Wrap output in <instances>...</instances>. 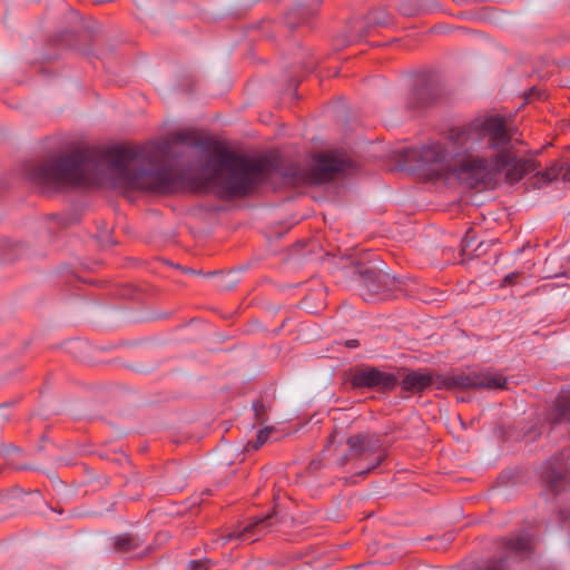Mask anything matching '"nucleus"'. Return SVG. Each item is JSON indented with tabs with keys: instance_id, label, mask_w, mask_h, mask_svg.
<instances>
[{
	"instance_id": "f257e3e1",
	"label": "nucleus",
	"mask_w": 570,
	"mask_h": 570,
	"mask_svg": "<svg viewBox=\"0 0 570 570\" xmlns=\"http://www.w3.org/2000/svg\"><path fill=\"white\" fill-rule=\"evenodd\" d=\"M520 142L499 116H482L451 128L443 142H432L407 151L414 168L442 179H456L470 188L510 185L535 173L533 158L521 157Z\"/></svg>"
},
{
	"instance_id": "4468645a",
	"label": "nucleus",
	"mask_w": 570,
	"mask_h": 570,
	"mask_svg": "<svg viewBox=\"0 0 570 570\" xmlns=\"http://www.w3.org/2000/svg\"><path fill=\"white\" fill-rule=\"evenodd\" d=\"M433 383L430 372L416 370L409 372L400 382L403 391L410 393H421Z\"/></svg>"
},
{
	"instance_id": "39448f33",
	"label": "nucleus",
	"mask_w": 570,
	"mask_h": 570,
	"mask_svg": "<svg viewBox=\"0 0 570 570\" xmlns=\"http://www.w3.org/2000/svg\"><path fill=\"white\" fill-rule=\"evenodd\" d=\"M346 444L348 452L340 459V465H345L351 459L362 456L371 458L365 469L360 470L358 474H366L377 468L387 456L386 449L383 445L382 436L375 433H358L347 438Z\"/></svg>"
},
{
	"instance_id": "f03ea898",
	"label": "nucleus",
	"mask_w": 570,
	"mask_h": 570,
	"mask_svg": "<svg viewBox=\"0 0 570 570\" xmlns=\"http://www.w3.org/2000/svg\"><path fill=\"white\" fill-rule=\"evenodd\" d=\"M154 157L145 148L112 146L80 148L43 161L23 164L22 175L42 191L100 185L171 194L185 187V178L171 168H154Z\"/></svg>"
},
{
	"instance_id": "f3484780",
	"label": "nucleus",
	"mask_w": 570,
	"mask_h": 570,
	"mask_svg": "<svg viewBox=\"0 0 570 570\" xmlns=\"http://www.w3.org/2000/svg\"><path fill=\"white\" fill-rule=\"evenodd\" d=\"M114 550L119 553L132 552L144 544V539L137 534H120L114 539Z\"/></svg>"
},
{
	"instance_id": "b1692460",
	"label": "nucleus",
	"mask_w": 570,
	"mask_h": 570,
	"mask_svg": "<svg viewBox=\"0 0 570 570\" xmlns=\"http://www.w3.org/2000/svg\"><path fill=\"white\" fill-rule=\"evenodd\" d=\"M263 407H264V405L259 401L253 403V409H254L256 415H258L259 411L263 410Z\"/></svg>"
},
{
	"instance_id": "bb28decb",
	"label": "nucleus",
	"mask_w": 570,
	"mask_h": 570,
	"mask_svg": "<svg viewBox=\"0 0 570 570\" xmlns=\"http://www.w3.org/2000/svg\"><path fill=\"white\" fill-rule=\"evenodd\" d=\"M563 177L570 180V163H568L563 168Z\"/></svg>"
},
{
	"instance_id": "423d86ee",
	"label": "nucleus",
	"mask_w": 570,
	"mask_h": 570,
	"mask_svg": "<svg viewBox=\"0 0 570 570\" xmlns=\"http://www.w3.org/2000/svg\"><path fill=\"white\" fill-rule=\"evenodd\" d=\"M507 379L493 371H472L459 373L442 377L438 387H459V389H504Z\"/></svg>"
},
{
	"instance_id": "ddd939ff",
	"label": "nucleus",
	"mask_w": 570,
	"mask_h": 570,
	"mask_svg": "<svg viewBox=\"0 0 570 570\" xmlns=\"http://www.w3.org/2000/svg\"><path fill=\"white\" fill-rule=\"evenodd\" d=\"M357 273L360 274L362 284L366 287L370 297L375 294L390 292L396 288L400 283L395 276L377 271L373 267H358Z\"/></svg>"
},
{
	"instance_id": "f8f14e48",
	"label": "nucleus",
	"mask_w": 570,
	"mask_h": 570,
	"mask_svg": "<svg viewBox=\"0 0 570 570\" xmlns=\"http://www.w3.org/2000/svg\"><path fill=\"white\" fill-rule=\"evenodd\" d=\"M392 18L384 9H376L371 11L366 17L360 20H354L348 26L347 45L354 41L364 39L373 28L386 27L391 23Z\"/></svg>"
},
{
	"instance_id": "a211bd4d",
	"label": "nucleus",
	"mask_w": 570,
	"mask_h": 570,
	"mask_svg": "<svg viewBox=\"0 0 570 570\" xmlns=\"http://www.w3.org/2000/svg\"><path fill=\"white\" fill-rule=\"evenodd\" d=\"M474 243H475L474 235L472 234L471 230H468L461 240V248H460L461 254L463 256H470L473 252H476V249L480 247L481 244H479L475 247Z\"/></svg>"
},
{
	"instance_id": "dca6fc26",
	"label": "nucleus",
	"mask_w": 570,
	"mask_h": 570,
	"mask_svg": "<svg viewBox=\"0 0 570 570\" xmlns=\"http://www.w3.org/2000/svg\"><path fill=\"white\" fill-rule=\"evenodd\" d=\"M548 420L553 424L570 423V397L559 395L548 414Z\"/></svg>"
},
{
	"instance_id": "5701e85b",
	"label": "nucleus",
	"mask_w": 570,
	"mask_h": 570,
	"mask_svg": "<svg viewBox=\"0 0 570 570\" xmlns=\"http://www.w3.org/2000/svg\"><path fill=\"white\" fill-rule=\"evenodd\" d=\"M203 567V562L199 560H191L188 563V568L191 570H199Z\"/></svg>"
},
{
	"instance_id": "a878e982",
	"label": "nucleus",
	"mask_w": 570,
	"mask_h": 570,
	"mask_svg": "<svg viewBox=\"0 0 570 570\" xmlns=\"http://www.w3.org/2000/svg\"><path fill=\"white\" fill-rule=\"evenodd\" d=\"M176 139H177V141H179V142H186V141H187V139H188V136H187V134H185V132H179V134L176 136Z\"/></svg>"
},
{
	"instance_id": "412c9836",
	"label": "nucleus",
	"mask_w": 570,
	"mask_h": 570,
	"mask_svg": "<svg viewBox=\"0 0 570 570\" xmlns=\"http://www.w3.org/2000/svg\"><path fill=\"white\" fill-rule=\"evenodd\" d=\"M11 416V407L7 404L0 405V424L8 422Z\"/></svg>"
},
{
	"instance_id": "6e6552de",
	"label": "nucleus",
	"mask_w": 570,
	"mask_h": 570,
	"mask_svg": "<svg viewBox=\"0 0 570 570\" xmlns=\"http://www.w3.org/2000/svg\"><path fill=\"white\" fill-rule=\"evenodd\" d=\"M275 512L268 513L264 517L255 518L250 523L243 527L240 530H233L227 534L219 535L212 541L213 548L217 544L225 546L234 540L239 542H254L261 535L267 533L271 528L277 522Z\"/></svg>"
},
{
	"instance_id": "393cba45",
	"label": "nucleus",
	"mask_w": 570,
	"mask_h": 570,
	"mask_svg": "<svg viewBox=\"0 0 570 570\" xmlns=\"http://www.w3.org/2000/svg\"><path fill=\"white\" fill-rule=\"evenodd\" d=\"M345 345L348 347V348H355L358 346V341L357 340H348L345 342Z\"/></svg>"
},
{
	"instance_id": "7ed1b4c3",
	"label": "nucleus",
	"mask_w": 570,
	"mask_h": 570,
	"mask_svg": "<svg viewBox=\"0 0 570 570\" xmlns=\"http://www.w3.org/2000/svg\"><path fill=\"white\" fill-rule=\"evenodd\" d=\"M206 170L209 184L224 196L247 195L269 171L277 173L287 183L304 179V173L297 165L278 166L267 158L254 160L228 150H219L210 157Z\"/></svg>"
},
{
	"instance_id": "6ab92c4d",
	"label": "nucleus",
	"mask_w": 570,
	"mask_h": 570,
	"mask_svg": "<svg viewBox=\"0 0 570 570\" xmlns=\"http://www.w3.org/2000/svg\"><path fill=\"white\" fill-rule=\"evenodd\" d=\"M269 433H271V429H268V428L261 430L256 435V440L247 442L246 450L247 451L258 450L266 442Z\"/></svg>"
},
{
	"instance_id": "cd10ccee",
	"label": "nucleus",
	"mask_w": 570,
	"mask_h": 570,
	"mask_svg": "<svg viewBox=\"0 0 570 570\" xmlns=\"http://www.w3.org/2000/svg\"><path fill=\"white\" fill-rule=\"evenodd\" d=\"M145 554H146V552H144V553H138L137 556H138V557H142V556H145Z\"/></svg>"
},
{
	"instance_id": "0eeeda50",
	"label": "nucleus",
	"mask_w": 570,
	"mask_h": 570,
	"mask_svg": "<svg viewBox=\"0 0 570 570\" xmlns=\"http://www.w3.org/2000/svg\"><path fill=\"white\" fill-rule=\"evenodd\" d=\"M350 383L355 390L392 391L399 384L395 374L381 371L377 367L366 366L356 368L351 373Z\"/></svg>"
},
{
	"instance_id": "aec40b11",
	"label": "nucleus",
	"mask_w": 570,
	"mask_h": 570,
	"mask_svg": "<svg viewBox=\"0 0 570 570\" xmlns=\"http://www.w3.org/2000/svg\"><path fill=\"white\" fill-rule=\"evenodd\" d=\"M561 170H563V168H559L556 165V166L549 168L547 171L542 173L541 178L543 179L544 183H550V181L557 179V177L560 175Z\"/></svg>"
},
{
	"instance_id": "2eb2a0df",
	"label": "nucleus",
	"mask_w": 570,
	"mask_h": 570,
	"mask_svg": "<svg viewBox=\"0 0 570 570\" xmlns=\"http://www.w3.org/2000/svg\"><path fill=\"white\" fill-rule=\"evenodd\" d=\"M439 9L436 0H403L399 10L405 17H415L434 12Z\"/></svg>"
},
{
	"instance_id": "20e7f679",
	"label": "nucleus",
	"mask_w": 570,
	"mask_h": 570,
	"mask_svg": "<svg viewBox=\"0 0 570 570\" xmlns=\"http://www.w3.org/2000/svg\"><path fill=\"white\" fill-rule=\"evenodd\" d=\"M499 557L489 559L476 570H510V562L529 557L533 548V537L528 531H521L510 538L494 542Z\"/></svg>"
},
{
	"instance_id": "9d476101",
	"label": "nucleus",
	"mask_w": 570,
	"mask_h": 570,
	"mask_svg": "<svg viewBox=\"0 0 570 570\" xmlns=\"http://www.w3.org/2000/svg\"><path fill=\"white\" fill-rule=\"evenodd\" d=\"M568 452L553 455L543 466L541 478L546 485L554 493L564 491L570 487V464L566 462Z\"/></svg>"
},
{
	"instance_id": "4be33fe9",
	"label": "nucleus",
	"mask_w": 570,
	"mask_h": 570,
	"mask_svg": "<svg viewBox=\"0 0 570 570\" xmlns=\"http://www.w3.org/2000/svg\"><path fill=\"white\" fill-rule=\"evenodd\" d=\"M519 274L517 272H513V273H510L508 275H505L504 279H503V285H511L513 284L514 279L517 278Z\"/></svg>"
},
{
	"instance_id": "1a4fd4ad",
	"label": "nucleus",
	"mask_w": 570,
	"mask_h": 570,
	"mask_svg": "<svg viewBox=\"0 0 570 570\" xmlns=\"http://www.w3.org/2000/svg\"><path fill=\"white\" fill-rule=\"evenodd\" d=\"M351 166L350 160L334 154H320L314 157L307 180L313 184H323L338 173H345Z\"/></svg>"
},
{
	"instance_id": "9b49d317",
	"label": "nucleus",
	"mask_w": 570,
	"mask_h": 570,
	"mask_svg": "<svg viewBox=\"0 0 570 570\" xmlns=\"http://www.w3.org/2000/svg\"><path fill=\"white\" fill-rule=\"evenodd\" d=\"M439 85L429 76L415 78L407 96L406 104L411 109L423 108L432 105L440 96Z\"/></svg>"
}]
</instances>
